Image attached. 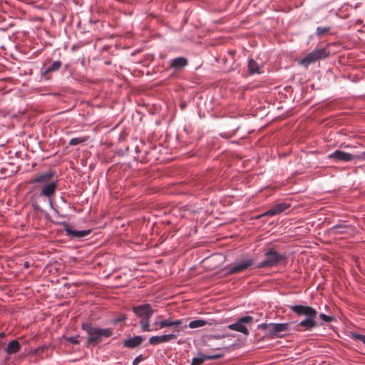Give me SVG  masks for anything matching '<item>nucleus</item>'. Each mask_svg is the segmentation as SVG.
<instances>
[{
	"instance_id": "nucleus-17",
	"label": "nucleus",
	"mask_w": 365,
	"mask_h": 365,
	"mask_svg": "<svg viewBox=\"0 0 365 365\" xmlns=\"http://www.w3.org/2000/svg\"><path fill=\"white\" fill-rule=\"evenodd\" d=\"M53 176V173L51 172L45 173L42 174H38L34 176L32 179L30 180L31 184H38V183H46L49 181L51 178Z\"/></svg>"
},
{
	"instance_id": "nucleus-8",
	"label": "nucleus",
	"mask_w": 365,
	"mask_h": 365,
	"mask_svg": "<svg viewBox=\"0 0 365 365\" xmlns=\"http://www.w3.org/2000/svg\"><path fill=\"white\" fill-rule=\"evenodd\" d=\"M289 309L298 316H305L306 318L317 317V311L309 306L292 305L289 306Z\"/></svg>"
},
{
	"instance_id": "nucleus-24",
	"label": "nucleus",
	"mask_w": 365,
	"mask_h": 365,
	"mask_svg": "<svg viewBox=\"0 0 365 365\" xmlns=\"http://www.w3.org/2000/svg\"><path fill=\"white\" fill-rule=\"evenodd\" d=\"M248 68H249L250 73H259V68L257 63L253 59H250L249 61Z\"/></svg>"
},
{
	"instance_id": "nucleus-6",
	"label": "nucleus",
	"mask_w": 365,
	"mask_h": 365,
	"mask_svg": "<svg viewBox=\"0 0 365 365\" xmlns=\"http://www.w3.org/2000/svg\"><path fill=\"white\" fill-rule=\"evenodd\" d=\"M253 322V317L251 316H245L240 317L238 321L234 324H230L228 329L242 333L245 335H249V330L245 324H251Z\"/></svg>"
},
{
	"instance_id": "nucleus-22",
	"label": "nucleus",
	"mask_w": 365,
	"mask_h": 365,
	"mask_svg": "<svg viewBox=\"0 0 365 365\" xmlns=\"http://www.w3.org/2000/svg\"><path fill=\"white\" fill-rule=\"evenodd\" d=\"M62 63L60 61H54L51 66H49L45 71L44 73L49 72L56 71L61 67Z\"/></svg>"
},
{
	"instance_id": "nucleus-14",
	"label": "nucleus",
	"mask_w": 365,
	"mask_h": 365,
	"mask_svg": "<svg viewBox=\"0 0 365 365\" xmlns=\"http://www.w3.org/2000/svg\"><path fill=\"white\" fill-rule=\"evenodd\" d=\"M56 189L57 183L56 182L46 183L41 189V195L51 197L55 194Z\"/></svg>"
},
{
	"instance_id": "nucleus-33",
	"label": "nucleus",
	"mask_w": 365,
	"mask_h": 365,
	"mask_svg": "<svg viewBox=\"0 0 365 365\" xmlns=\"http://www.w3.org/2000/svg\"><path fill=\"white\" fill-rule=\"evenodd\" d=\"M356 156V159H361L365 160V152L359 154V155H354Z\"/></svg>"
},
{
	"instance_id": "nucleus-4",
	"label": "nucleus",
	"mask_w": 365,
	"mask_h": 365,
	"mask_svg": "<svg viewBox=\"0 0 365 365\" xmlns=\"http://www.w3.org/2000/svg\"><path fill=\"white\" fill-rule=\"evenodd\" d=\"M291 323H271L266 324L263 323L258 326V328L262 330H265L269 333V335L273 338L274 336L282 337L280 335L281 332L290 331Z\"/></svg>"
},
{
	"instance_id": "nucleus-36",
	"label": "nucleus",
	"mask_w": 365,
	"mask_h": 365,
	"mask_svg": "<svg viewBox=\"0 0 365 365\" xmlns=\"http://www.w3.org/2000/svg\"><path fill=\"white\" fill-rule=\"evenodd\" d=\"M229 53L232 56H233L235 54V51H229Z\"/></svg>"
},
{
	"instance_id": "nucleus-19",
	"label": "nucleus",
	"mask_w": 365,
	"mask_h": 365,
	"mask_svg": "<svg viewBox=\"0 0 365 365\" xmlns=\"http://www.w3.org/2000/svg\"><path fill=\"white\" fill-rule=\"evenodd\" d=\"M350 229L351 227L349 225L340 224L331 227L329 232L331 235H336L346 233Z\"/></svg>"
},
{
	"instance_id": "nucleus-13",
	"label": "nucleus",
	"mask_w": 365,
	"mask_h": 365,
	"mask_svg": "<svg viewBox=\"0 0 365 365\" xmlns=\"http://www.w3.org/2000/svg\"><path fill=\"white\" fill-rule=\"evenodd\" d=\"M65 232L67 236L72 239H81L91 234V230L77 231L73 230L70 226L66 225L65 227Z\"/></svg>"
},
{
	"instance_id": "nucleus-9",
	"label": "nucleus",
	"mask_w": 365,
	"mask_h": 365,
	"mask_svg": "<svg viewBox=\"0 0 365 365\" xmlns=\"http://www.w3.org/2000/svg\"><path fill=\"white\" fill-rule=\"evenodd\" d=\"M180 329H177L176 332H179ZM175 331L168 334L160 336H153L149 339V344L153 346L158 345L162 343H166L178 338V334H175Z\"/></svg>"
},
{
	"instance_id": "nucleus-2",
	"label": "nucleus",
	"mask_w": 365,
	"mask_h": 365,
	"mask_svg": "<svg viewBox=\"0 0 365 365\" xmlns=\"http://www.w3.org/2000/svg\"><path fill=\"white\" fill-rule=\"evenodd\" d=\"M264 256V259L257 266L259 269L274 267L285 264L287 259L285 254H281L272 247L265 250Z\"/></svg>"
},
{
	"instance_id": "nucleus-28",
	"label": "nucleus",
	"mask_w": 365,
	"mask_h": 365,
	"mask_svg": "<svg viewBox=\"0 0 365 365\" xmlns=\"http://www.w3.org/2000/svg\"><path fill=\"white\" fill-rule=\"evenodd\" d=\"M353 339L361 341L365 344V336L360 334H353Z\"/></svg>"
},
{
	"instance_id": "nucleus-3",
	"label": "nucleus",
	"mask_w": 365,
	"mask_h": 365,
	"mask_svg": "<svg viewBox=\"0 0 365 365\" xmlns=\"http://www.w3.org/2000/svg\"><path fill=\"white\" fill-rule=\"evenodd\" d=\"M136 317L140 319V324L143 331H151L150 328V319L154 313L150 304H144L132 308Z\"/></svg>"
},
{
	"instance_id": "nucleus-16",
	"label": "nucleus",
	"mask_w": 365,
	"mask_h": 365,
	"mask_svg": "<svg viewBox=\"0 0 365 365\" xmlns=\"http://www.w3.org/2000/svg\"><path fill=\"white\" fill-rule=\"evenodd\" d=\"M188 64V61L184 57H178L170 61V68L175 71H180Z\"/></svg>"
},
{
	"instance_id": "nucleus-35",
	"label": "nucleus",
	"mask_w": 365,
	"mask_h": 365,
	"mask_svg": "<svg viewBox=\"0 0 365 365\" xmlns=\"http://www.w3.org/2000/svg\"><path fill=\"white\" fill-rule=\"evenodd\" d=\"M4 344L5 342L2 339H0V346L4 345Z\"/></svg>"
},
{
	"instance_id": "nucleus-29",
	"label": "nucleus",
	"mask_w": 365,
	"mask_h": 365,
	"mask_svg": "<svg viewBox=\"0 0 365 365\" xmlns=\"http://www.w3.org/2000/svg\"><path fill=\"white\" fill-rule=\"evenodd\" d=\"M319 318L324 321V322H330L332 321V317H329V316H327L325 314H319Z\"/></svg>"
},
{
	"instance_id": "nucleus-1",
	"label": "nucleus",
	"mask_w": 365,
	"mask_h": 365,
	"mask_svg": "<svg viewBox=\"0 0 365 365\" xmlns=\"http://www.w3.org/2000/svg\"><path fill=\"white\" fill-rule=\"evenodd\" d=\"M81 329L88 335L87 345L95 346L102 341L103 338H108L113 335V329H101L92 326L91 324H82Z\"/></svg>"
},
{
	"instance_id": "nucleus-27",
	"label": "nucleus",
	"mask_w": 365,
	"mask_h": 365,
	"mask_svg": "<svg viewBox=\"0 0 365 365\" xmlns=\"http://www.w3.org/2000/svg\"><path fill=\"white\" fill-rule=\"evenodd\" d=\"M329 31V27H318L317 29V34L318 36H323L327 34Z\"/></svg>"
},
{
	"instance_id": "nucleus-11",
	"label": "nucleus",
	"mask_w": 365,
	"mask_h": 365,
	"mask_svg": "<svg viewBox=\"0 0 365 365\" xmlns=\"http://www.w3.org/2000/svg\"><path fill=\"white\" fill-rule=\"evenodd\" d=\"M316 317H309L301 321L299 323L297 324L294 329L297 331H310L312 329L317 327V323L315 321Z\"/></svg>"
},
{
	"instance_id": "nucleus-32",
	"label": "nucleus",
	"mask_w": 365,
	"mask_h": 365,
	"mask_svg": "<svg viewBox=\"0 0 365 365\" xmlns=\"http://www.w3.org/2000/svg\"><path fill=\"white\" fill-rule=\"evenodd\" d=\"M45 349V346H41V347H38L37 349H36L34 351V353L36 354H38L39 353H41L44 351Z\"/></svg>"
},
{
	"instance_id": "nucleus-26",
	"label": "nucleus",
	"mask_w": 365,
	"mask_h": 365,
	"mask_svg": "<svg viewBox=\"0 0 365 365\" xmlns=\"http://www.w3.org/2000/svg\"><path fill=\"white\" fill-rule=\"evenodd\" d=\"M78 338H79V336H64V339L67 341H68V342H70V343H71L73 344H75V345L78 344L80 343V341L78 340Z\"/></svg>"
},
{
	"instance_id": "nucleus-15",
	"label": "nucleus",
	"mask_w": 365,
	"mask_h": 365,
	"mask_svg": "<svg viewBox=\"0 0 365 365\" xmlns=\"http://www.w3.org/2000/svg\"><path fill=\"white\" fill-rule=\"evenodd\" d=\"M222 356V354H215V355H206V354H199L197 357H195L192 360V363L190 365H202L206 360H212V359H218Z\"/></svg>"
},
{
	"instance_id": "nucleus-12",
	"label": "nucleus",
	"mask_w": 365,
	"mask_h": 365,
	"mask_svg": "<svg viewBox=\"0 0 365 365\" xmlns=\"http://www.w3.org/2000/svg\"><path fill=\"white\" fill-rule=\"evenodd\" d=\"M289 207H290V205L287 204L286 202H280V203L276 204L272 208H270L269 210H267L262 215L258 216L257 218H259V217H264V216H274V215H278V214L282 213L284 211H285Z\"/></svg>"
},
{
	"instance_id": "nucleus-23",
	"label": "nucleus",
	"mask_w": 365,
	"mask_h": 365,
	"mask_svg": "<svg viewBox=\"0 0 365 365\" xmlns=\"http://www.w3.org/2000/svg\"><path fill=\"white\" fill-rule=\"evenodd\" d=\"M88 137H87V136L73 138L69 141L68 145L71 146L77 145L78 144L86 142L88 140Z\"/></svg>"
},
{
	"instance_id": "nucleus-30",
	"label": "nucleus",
	"mask_w": 365,
	"mask_h": 365,
	"mask_svg": "<svg viewBox=\"0 0 365 365\" xmlns=\"http://www.w3.org/2000/svg\"><path fill=\"white\" fill-rule=\"evenodd\" d=\"M143 358L142 355L138 356L133 361V365H138L143 361Z\"/></svg>"
},
{
	"instance_id": "nucleus-34",
	"label": "nucleus",
	"mask_w": 365,
	"mask_h": 365,
	"mask_svg": "<svg viewBox=\"0 0 365 365\" xmlns=\"http://www.w3.org/2000/svg\"><path fill=\"white\" fill-rule=\"evenodd\" d=\"M6 337V334L4 332L0 333V339H4Z\"/></svg>"
},
{
	"instance_id": "nucleus-20",
	"label": "nucleus",
	"mask_w": 365,
	"mask_h": 365,
	"mask_svg": "<svg viewBox=\"0 0 365 365\" xmlns=\"http://www.w3.org/2000/svg\"><path fill=\"white\" fill-rule=\"evenodd\" d=\"M21 348V346L17 340H12L8 344L5 351L7 354L11 355L19 352Z\"/></svg>"
},
{
	"instance_id": "nucleus-21",
	"label": "nucleus",
	"mask_w": 365,
	"mask_h": 365,
	"mask_svg": "<svg viewBox=\"0 0 365 365\" xmlns=\"http://www.w3.org/2000/svg\"><path fill=\"white\" fill-rule=\"evenodd\" d=\"M207 324H208V322L205 320L196 319V320L191 321L189 323L188 327L191 329H195V328H199V327L205 326Z\"/></svg>"
},
{
	"instance_id": "nucleus-10",
	"label": "nucleus",
	"mask_w": 365,
	"mask_h": 365,
	"mask_svg": "<svg viewBox=\"0 0 365 365\" xmlns=\"http://www.w3.org/2000/svg\"><path fill=\"white\" fill-rule=\"evenodd\" d=\"M328 158L336 162H349L356 159V156L354 155L339 150H335L334 153L329 154Z\"/></svg>"
},
{
	"instance_id": "nucleus-25",
	"label": "nucleus",
	"mask_w": 365,
	"mask_h": 365,
	"mask_svg": "<svg viewBox=\"0 0 365 365\" xmlns=\"http://www.w3.org/2000/svg\"><path fill=\"white\" fill-rule=\"evenodd\" d=\"M155 324L158 325L160 327V328L172 327V320L164 319V320L155 322Z\"/></svg>"
},
{
	"instance_id": "nucleus-18",
	"label": "nucleus",
	"mask_w": 365,
	"mask_h": 365,
	"mask_svg": "<svg viewBox=\"0 0 365 365\" xmlns=\"http://www.w3.org/2000/svg\"><path fill=\"white\" fill-rule=\"evenodd\" d=\"M144 339L141 336H135L133 338L126 339L123 342V346L130 349H134L140 346L143 341Z\"/></svg>"
},
{
	"instance_id": "nucleus-7",
	"label": "nucleus",
	"mask_w": 365,
	"mask_h": 365,
	"mask_svg": "<svg viewBox=\"0 0 365 365\" xmlns=\"http://www.w3.org/2000/svg\"><path fill=\"white\" fill-rule=\"evenodd\" d=\"M254 264L252 258L245 259L238 263H232L227 267V272L229 274L240 273L246 270Z\"/></svg>"
},
{
	"instance_id": "nucleus-5",
	"label": "nucleus",
	"mask_w": 365,
	"mask_h": 365,
	"mask_svg": "<svg viewBox=\"0 0 365 365\" xmlns=\"http://www.w3.org/2000/svg\"><path fill=\"white\" fill-rule=\"evenodd\" d=\"M329 55V53L325 48H319L314 50L309 53L300 61V64L303 66H308L315 61L326 58Z\"/></svg>"
},
{
	"instance_id": "nucleus-31",
	"label": "nucleus",
	"mask_w": 365,
	"mask_h": 365,
	"mask_svg": "<svg viewBox=\"0 0 365 365\" xmlns=\"http://www.w3.org/2000/svg\"><path fill=\"white\" fill-rule=\"evenodd\" d=\"M182 324V319H178V320H175V321H173L172 320V327L173 326L179 327Z\"/></svg>"
}]
</instances>
